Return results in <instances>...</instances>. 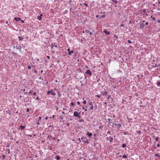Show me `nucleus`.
Segmentation results:
<instances>
[{"label":"nucleus","mask_w":160,"mask_h":160,"mask_svg":"<svg viewBox=\"0 0 160 160\" xmlns=\"http://www.w3.org/2000/svg\"><path fill=\"white\" fill-rule=\"evenodd\" d=\"M122 124H121V123H119L118 124H117V126L118 128H121V127L122 126Z\"/></svg>","instance_id":"nucleus-22"},{"label":"nucleus","mask_w":160,"mask_h":160,"mask_svg":"<svg viewBox=\"0 0 160 160\" xmlns=\"http://www.w3.org/2000/svg\"><path fill=\"white\" fill-rule=\"evenodd\" d=\"M18 38H19V41H22L23 39V38L20 36H18Z\"/></svg>","instance_id":"nucleus-16"},{"label":"nucleus","mask_w":160,"mask_h":160,"mask_svg":"<svg viewBox=\"0 0 160 160\" xmlns=\"http://www.w3.org/2000/svg\"><path fill=\"white\" fill-rule=\"evenodd\" d=\"M67 50L68 52V54L69 55H71L73 52V51L72 50L71 51L69 48H68Z\"/></svg>","instance_id":"nucleus-5"},{"label":"nucleus","mask_w":160,"mask_h":160,"mask_svg":"<svg viewBox=\"0 0 160 160\" xmlns=\"http://www.w3.org/2000/svg\"><path fill=\"white\" fill-rule=\"evenodd\" d=\"M122 147L123 148H125L126 147V145L125 143H123L122 146Z\"/></svg>","instance_id":"nucleus-18"},{"label":"nucleus","mask_w":160,"mask_h":160,"mask_svg":"<svg viewBox=\"0 0 160 160\" xmlns=\"http://www.w3.org/2000/svg\"><path fill=\"white\" fill-rule=\"evenodd\" d=\"M7 151L8 152V153L9 154L10 153V150L9 148L7 149Z\"/></svg>","instance_id":"nucleus-32"},{"label":"nucleus","mask_w":160,"mask_h":160,"mask_svg":"<svg viewBox=\"0 0 160 160\" xmlns=\"http://www.w3.org/2000/svg\"><path fill=\"white\" fill-rule=\"evenodd\" d=\"M36 100H38L39 99V98L38 97H37L36 98Z\"/></svg>","instance_id":"nucleus-58"},{"label":"nucleus","mask_w":160,"mask_h":160,"mask_svg":"<svg viewBox=\"0 0 160 160\" xmlns=\"http://www.w3.org/2000/svg\"><path fill=\"white\" fill-rule=\"evenodd\" d=\"M81 139L84 143H86L88 144L90 143L88 140L87 139V138L86 137H83L81 138Z\"/></svg>","instance_id":"nucleus-1"},{"label":"nucleus","mask_w":160,"mask_h":160,"mask_svg":"<svg viewBox=\"0 0 160 160\" xmlns=\"http://www.w3.org/2000/svg\"><path fill=\"white\" fill-rule=\"evenodd\" d=\"M135 96L137 97L138 96V94H137V93H136L135 94Z\"/></svg>","instance_id":"nucleus-60"},{"label":"nucleus","mask_w":160,"mask_h":160,"mask_svg":"<svg viewBox=\"0 0 160 160\" xmlns=\"http://www.w3.org/2000/svg\"><path fill=\"white\" fill-rule=\"evenodd\" d=\"M101 93L102 94V95L103 96H106L108 94V92L106 91H105L102 92H101Z\"/></svg>","instance_id":"nucleus-10"},{"label":"nucleus","mask_w":160,"mask_h":160,"mask_svg":"<svg viewBox=\"0 0 160 160\" xmlns=\"http://www.w3.org/2000/svg\"><path fill=\"white\" fill-rule=\"evenodd\" d=\"M151 18H152V20L153 21H155V18L154 17H153L152 16H151Z\"/></svg>","instance_id":"nucleus-31"},{"label":"nucleus","mask_w":160,"mask_h":160,"mask_svg":"<svg viewBox=\"0 0 160 160\" xmlns=\"http://www.w3.org/2000/svg\"><path fill=\"white\" fill-rule=\"evenodd\" d=\"M84 4L86 6V7H88V4H86V3H84Z\"/></svg>","instance_id":"nucleus-53"},{"label":"nucleus","mask_w":160,"mask_h":160,"mask_svg":"<svg viewBox=\"0 0 160 160\" xmlns=\"http://www.w3.org/2000/svg\"><path fill=\"white\" fill-rule=\"evenodd\" d=\"M112 1L114 2L116 4H117L118 2L117 1H116L115 0H112Z\"/></svg>","instance_id":"nucleus-24"},{"label":"nucleus","mask_w":160,"mask_h":160,"mask_svg":"<svg viewBox=\"0 0 160 160\" xmlns=\"http://www.w3.org/2000/svg\"><path fill=\"white\" fill-rule=\"evenodd\" d=\"M101 95H96V96L97 97L100 98Z\"/></svg>","instance_id":"nucleus-45"},{"label":"nucleus","mask_w":160,"mask_h":160,"mask_svg":"<svg viewBox=\"0 0 160 160\" xmlns=\"http://www.w3.org/2000/svg\"><path fill=\"white\" fill-rule=\"evenodd\" d=\"M127 158V156L125 155H124L122 156V158Z\"/></svg>","instance_id":"nucleus-30"},{"label":"nucleus","mask_w":160,"mask_h":160,"mask_svg":"<svg viewBox=\"0 0 160 160\" xmlns=\"http://www.w3.org/2000/svg\"><path fill=\"white\" fill-rule=\"evenodd\" d=\"M157 65L156 64H155L154 66H153V67H157Z\"/></svg>","instance_id":"nucleus-49"},{"label":"nucleus","mask_w":160,"mask_h":160,"mask_svg":"<svg viewBox=\"0 0 160 160\" xmlns=\"http://www.w3.org/2000/svg\"><path fill=\"white\" fill-rule=\"evenodd\" d=\"M127 42L129 43H132V42L130 40H128L127 41Z\"/></svg>","instance_id":"nucleus-36"},{"label":"nucleus","mask_w":160,"mask_h":160,"mask_svg":"<svg viewBox=\"0 0 160 160\" xmlns=\"http://www.w3.org/2000/svg\"><path fill=\"white\" fill-rule=\"evenodd\" d=\"M78 141L80 142H81V139L80 138L78 139Z\"/></svg>","instance_id":"nucleus-61"},{"label":"nucleus","mask_w":160,"mask_h":160,"mask_svg":"<svg viewBox=\"0 0 160 160\" xmlns=\"http://www.w3.org/2000/svg\"><path fill=\"white\" fill-rule=\"evenodd\" d=\"M55 158L57 160H59L60 159V157L59 155L56 156L55 157Z\"/></svg>","instance_id":"nucleus-12"},{"label":"nucleus","mask_w":160,"mask_h":160,"mask_svg":"<svg viewBox=\"0 0 160 160\" xmlns=\"http://www.w3.org/2000/svg\"><path fill=\"white\" fill-rule=\"evenodd\" d=\"M87 134L88 136L89 137H90L92 135V134L91 133H89V132H87Z\"/></svg>","instance_id":"nucleus-15"},{"label":"nucleus","mask_w":160,"mask_h":160,"mask_svg":"<svg viewBox=\"0 0 160 160\" xmlns=\"http://www.w3.org/2000/svg\"><path fill=\"white\" fill-rule=\"evenodd\" d=\"M140 107H145V105H140Z\"/></svg>","instance_id":"nucleus-46"},{"label":"nucleus","mask_w":160,"mask_h":160,"mask_svg":"<svg viewBox=\"0 0 160 160\" xmlns=\"http://www.w3.org/2000/svg\"><path fill=\"white\" fill-rule=\"evenodd\" d=\"M70 104L72 106H74V104L73 102H71Z\"/></svg>","instance_id":"nucleus-38"},{"label":"nucleus","mask_w":160,"mask_h":160,"mask_svg":"<svg viewBox=\"0 0 160 160\" xmlns=\"http://www.w3.org/2000/svg\"><path fill=\"white\" fill-rule=\"evenodd\" d=\"M25 128V126H23L22 125H21L20 126V128L22 130H23Z\"/></svg>","instance_id":"nucleus-13"},{"label":"nucleus","mask_w":160,"mask_h":160,"mask_svg":"<svg viewBox=\"0 0 160 160\" xmlns=\"http://www.w3.org/2000/svg\"><path fill=\"white\" fill-rule=\"evenodd\" d=\"M14 20L18 22L19 21L21 20V18L19 17H15L14 18Z\"/></svg>","instance_id":"nucleus-7"},{"label":"nucleus","mask_w":160,"mask_h":160,"mask_svg":"<svg viewBox=\"0 0 160 160\" xmlns=\"http://www.w3.org/2000/svg\"><path fill=\"white\" fill-rule=\"evenodd\" d=\"M159 139L158 138H155V141H158V139Z\"/></svg>","instance_id":"nucleus-47"},{"label":"nucleus","mask_w":160,"mask_h":160,"mask_svg":"<svg viewBox=\"0 0 160 160\" xmlns=\"http://www.w3.org/2000/svg\"><path fill=\"white\" fill-rule=\"evenodd\" d=\"M38 19L39 20H41L42 19V17H41V16H38L37 17Z\"/></svg>","instance_id":"nucleus-21"},{"label":"nucleus","mask_w":160,"mask_h":160,"mask_svg":"<svg viewBox=\"0 0 160 160\" xmlns=\"http://www.w3.org/2000/svg\"><path fill=\"white\" fill-rule=\"evenodd\" d=\"M83 103L84 104H86V100H84L83 101Z\"/></svg>","instance_id":"nucleus-40"},{"label":"nucleus","mask_w":160,"mask_h":160,"mask_svg":"<svg viewBox=\"0 0 160 160\" xmlns=\"http://www.w3.org/2000/svg\"><path fill=\"white\" fill-rule=\"evenodd\" d=\"M16 48L17 49H19L20 52L21 51V46H17L16 47Z\"/></svg>","instance_id":"nucleus-11"},{"label":"nucleus","mask_w":160,"mask_h":160,"mask_svg":"<svg viewBox=\"0 0 160 160\" xmlns=\"http://www.w3.org/2000/svg\"><path fill=\"white\" fill-rule=\"evenodd\" d=\"M145 26V25L144 23L142 22H140V28L141 29H142Z\"/></svg>","instance_id":"nucleus-4"},{"label":"nucleus","mask_w":160,"mask_h":160,"mask_svg":"<svg viewBox=\"0 0 160 160\" xmlns=\"http://www.w3.org/2000/svg\"><path fill=\"white\" fill-rule=\"evenodd\" d=\"M92 102H88V103L87 104V105H89L90 106H92Z\"/></svg>","instance_id":"nucleus-19"},{"label":"nucleus","mask_w":160,"mask_h":160,"mask_svg":"<svg viewBox=\"0 0 160 160\" xmlns=\"http://www.w3.org/2000/svg\"><path fill=\"white\" fill-rule=\"evenodd\" d=\"M148 24V22H146V23H145V25H147Z\"/></svg>","instance_id":"nucleus-63"},{"label":"nucleus","mask_w":160,"mask_h":160,"mask_svg":"<svg viewBox=\"0 0 160 160\" xmlns=\"http://www.w3.org/2000/svg\"><path fill=\"white\" fill-rule=\"evenodd\" d=\"M20 21H21V22L22 23H24V20H20Z\"/></svg>","instance_id":"nucleus-51"},{"label":"nucleus","mask_w":160,"mask_h":160,"mask_svg":"<svg viewBox=\"0 0 160 160\" xmlns=\"http://www.w3.org/2000/svg\"><path fill=\"white\" fill-rule=\"evenodd\" d=\"M32 93V92L31 91H30L29 92V93H28V95H29L31 94Z\"/></svg>","instance_id":"nucleus-48"},{"label":"nucleus","mask_w":160,"mask_h":160,"mask_svg":"<svg viewBox=\"0 0 160 160\" xmlns=\"http://www.w3.org/2000/svg\"><path fill=\"white\" fill-rule=\"evenodd\" d=\"M47 58L48 59H50V57L49 56H47Z\"/></svg>","instance_id":"nucleus-62"},{"label":"nucleus","mask_w":160,"mask_h":160,"mask_svg":"<svg viewBox=\"0 0 160 160\" xmlns=\"http://www.w3.org/2000/svg\"><path fill=\"white\" fill-rule=\"evenodd\" d=\"M123 133L124 135H130V133L128 132H123Z\"/></svg>","instance_id":"nucleus-14"},{"label":"nucleus","mask_w":160,"mask_h":160,"mask_svg":"<svg viewBox=\"0 0 160 160\" xmlns=\"http://www.w3.org/2000/svg\"><path fill=\"white\" fill-rule=\"evenodd\" d=\"M107 119H108V121H110V123H112V119H111L110 118H108Z\"/></svg>","instance_id":"nucleus-25"},{"label":"nucleus","mask_w":160,"mask_h":160,"mask_svg":"<svg viewBox=\"0 0 160 160\" xmlns=\"http://www.w3.org/2000/svg\"><path fill=\"white\" fill-rule=\"evenodd\" d=\"M85 73L88 75H89L90 76H91L92 74L91 72L89 70H86Z\"/></svg>","instance_id":"nucleus-3"},{"label":"nucleus","mask_w":160,"mask_h":160,"mask_svg":"<svg viewBox=\"0 0 160 160\" xmlns=\"http://www.w3.org/2000/svg\"><path fill=\"white\" fill-rule=\"evenodd\" d=\"M77 104H78V105H79V104H80V102H79V101H78V102H77Z\"/></svg>","instance_id":"nucleus-54"},{"label":"nucleus","mask_w":160,"mask_h":160,"mask_svg":"<svg viewBox=\"0 0 160 160\" xmlns=\"http://www.w3.org/2000/svg\"><path fill=\"white\" fill-rule=\"evenodd\" d=\"M85 32H86V33H88L89 32V31L88 30H85Z\"/></svg>","instance_id":"nucleus-34"},{"label":"nucleus","mask_w":160,"mask_h":160,"mask_svg":"<svg viewBox=\"0 0 160 160\" xmlns=\"http://www.w3.org/2000/svg\"><path fill=\"white\" fill-rule=\"evenodd\" d=\"M157 85L158 86H159L160 87V81L157 82Z\"/></svg>","instance_id":"nucleus-28"},{"label":"nucleus","mask_w":160,"mask_h":160,"mask_svg":"<svg viewBox=\"0 0 160 160\" xmlns=\"http://www.w3.org/2000/svg\"><path fill=\"white\" fill-rule=\"evenodd\" d=\"M50 93H52V94L53 96H55L56 95L55 92L53 90L50 91H48L47 92V94L48 95H49Z\"/></svg>","instance_id":"nucleus-2"},{"label":"nucleus","mask_w":160,"mask_h":160,"mask_svg":"<svg viewBox=\"0 0 160 160\" xmlns=\"http://www.w3.org/2000/svg\"><path fill=\"white\" fill-rule=\"evenodd\" d=\"M55 115H52V118L53 119H54L55 118Z\"/></svg>","instance_id":"nucleus-57"},{"label":"nucleus","mask_w":160,"mask_h":160,"mask_svg":"<svg viewBox=\"0 0 160 160\" xmlns=\"http://www.w3.org/2000/svg\"><path fill=\"white\" fill-rule=\"evenodd\" d=\"M89 32V33L90 35H92V32Z\"/></svg>","instance_id":"nucleus-55"},{"label":"nucleus","mask_w":160,"mask_h":160,"mask_svg":"<svg viewBox=\"0 0 160 160\" xmlns=\"http://www.w3.org/2000/svg\"><path fill=\"white\" fill-rule=\"evenodd\" d=\"M138 132L139 134H140L141 133V131L140 130L138 131Z\"/></svg>","instance_id":"nucleus-59"},{"label":"nucleus","mask_w":160,"mask_h":160,"mask_svg":"<svg viewBox=\"0 0 160 160\" xmlns=\"http://www.w3.org/2000/svg\"><path fill=\"white\" fill-rule=\"evenodd\" d=\"M77 117H78L79 118H81V116L80 115H79V114H78Z\"/></svg>","instance_id":"nucleus-42"},{"label":"nucleus","mask_w":160,"mask_h":160,"mask_svg":"<svg viewBox=\"0 0 160 160\" xmlns=\"http://www.w3.org/2000/svg\"><path fill=\"white\" fill-rule=\"evenodd\" d=\"M101 18H105V14H103V15L101 16Z\"/></svg>","instance_id":"nucleus-23"},{"label":"nucleus","mask_w":160,"mask_h":160,"mask_svg":"<svg viewBox=\"0 0 160 160\" xmlns=\"http://www.w3.org/2000/svg\"><path fill=\"white\" fill-rule=\"evenodd\" d=\"M38 118H39V120L38 121H39L42 118V117L40 116H39V117H38Z\"/></svg>","instance_id":"nucleus-44"},{"label":"nucleus","mask_w":160,"mask_h":160,"mask_svg":"<svg viewBox=\"0 0 160 160\" xmlns=\"http://www.w3.org/2000/svg\"><path fill=\"white\" fill-rule=\"evenodd\" d=\"M109 98H111L112 99V98H111V97L110 96L108 95L107 96V98L109 99Z\"/></svg>","instance_id":"nucleus-27"},{"label":"nucleus","mask_w":160,"mask_h":160,"mask_svg":"<svg viewBox=\"0 0 160 160\" xmlns=\"http://www.w3.org/2000/svg\"><path fill=\"white\" fill-rule=\"evenodd\" d=\"M84 122V120L82 119H81L79 120V122Z\"/></svg>","instance_id":"nucleus-39"},{"label":"nucleus","mask_w":160,"mask_h":160,"mask_svg":"<svg viewBox=\"0 0 160 160\" xmlns=\"http://www.w3.org/2000/svg\"><path fill=\"white\" fill-rule=\"evenodd\" d=\"M93 107L92 105L91 106V107H90V109H93Z\"/></svg>","instance_id":"nucleus-37"},{"label":"nucleus","mask_w":160,"mask_h":160,"mask_svg":"<svg viewBox=\"0 0 160 160\" xmlns=\"http://www.w3.org/2000/svg\"><path fill=\"white\" fill-rule=\"evenodd\" d=\"M36 92H34L33 93V95H36Z\"/></svg>","instance_id":"nucleus-50"},{"label":"nucleus","mask_w":160,"mask_h":160,"mask_svg":"<svg viewBox=\"0 0 160 160\" xmlns=\"http://www.w3.org/2000/svg\"><path fill=\"white\" fill-rule=\"evenodd\" d=\"M2 157L3 158L2 159L4 160V159L5 158L6 156L4 155H2Z\"/></svg>","instance_id":"nucleus-29"},{"label":"nucleus","mask_w":160,"mask_h":160,"mask_svg":"<svg viewBox=\"0 0 160 160\" xmlns=\"http://www.w3.org/2000/svg\"><path fill=\"white\" fill-rule=\"evenodd\" d=\"M113 36H114V38H115V39H114L115 40H117L118 39V36H117L115 35H114Z\"/></svg>","instance_id":"nucleus-20"},{"label":"nucleus","mask_w":160,"mask_h":160,"mask_svg":"<svg viewBox=\"0 0 160 160\" xmlns=\"http://www.w3.org/2000/svg\"><path fill=\"white\" fill-rule=\"evenodd\" d=\"M34 71L36 73H37V71L36 70H34Z\"/></svg>","instance_id":"nucleus-64"},{"label":"nucleus","mask_w":160,"mask_h":160,"mask_svg":"<svg viewBox=\"0 0 160 160\" xmlns=\"http://www.w3.org/2000/svg\"><path fill=\"white\" fill-rule=\"evenodd\" d=\"M73 114L74 116L77 117L78 114H80V112H79L78 113L77 112L75 111L74 112Z\"/></svg>","instance_id":"nucleus-6"},{"label":"nucleus","mask_w":160,"mask_h":160,"mask_svg":"<svg viewBox=\"0 0 160 160\" xmlns=\"http://www.w3.org/2000/svg\"><path fill=\"white\" fill-rule=\"evenodd\" d=\"M109 138H110V140H109V141L110 142H111L113 140V138L112 137H109Z\"/></svg>","instance_id":"nucleus-17"},{"label":"nucleus","mask_w":160,"mask_h":160,"mask_svg":"<svg viewBox=\"0 0 160 160\" xmlns=\"http://www.w3.org/2000/svg\"><path fill=\"white\" fill-rule=\"evenodd\" d=\"M154 156H157L158 157H160V155H159L158 154H155V155H154Z\"/></svg>","instance_id":"nucleus-26"},{"label":"nucleus","mask_w":160,"mask_h":160,"mask_svg":"<svg viewBox=\"0 0 160 160\" xmlns=\"http://www.w3.org/2000/svg\"><path fill=\"white\" fill-rule=\"evenodd\" d=\"M103 32L105 33L107 35H108L110 34V32H109L107 31V30H105L103 31Z\"/></svg>","instance_id":"nucleus-9"},{"label":"nucleus","mask_w":160,"mask_h":160,"mask_svg":"<svg viewBox=\"0 0 160 160\" xmlns=\"http://www.w3.org/2000/svg\"><path fill=\"white\" fill-rule=\"evenodd\" d=\"M54 46H55V47H56V48H57V47H58L57 45L55 44V43H53L52 44L51 47V48H52H52Z\"/></svg>","instance_id":"nucleus-8"},{"label":"nucleus","mask_w":160,"mask_h":160,"mask_svg":"<svg viewBox=\"0 0 160 160\" xmlns=\"http://www.w3.org/2000/svg\"><path fill=\"white\" fill-rule=\"evenodd\" d=\"M96 145H97V144L95 142L94 143H93V146H94V147H95L96 146Z\"/></svg>","instance_id":"nucleus-43"},{"label":"nucleus","mask_w":160,"mask_h":160,"mask_svg":"<svg viewBox=\"0 0 160 160\" xmlns=\"http://www.w3.org/2000/svg\"><path fill=\"white\" fill-rule=\"evenodd\" d=\"M28 68L29 69H30L31 68V66L30 65H28Z\"/></svg>","instance_id":"nucleus-33"},{"label":"nucleus","mask_w":160,"mask_h":160,"mask_svg":"<svg viewBox=\"0 0 160 160\" xmlns=\"http://www.w3.org/2000/svg\"><path fill=\"white\" fill-rule=\"evenodd\" d=\"M29 111V108H27V112H28Z\"/></svg>","instance_id":"nucleus-52"},{"label":"nucleus","mask_w":160,"mask_h":160,"mask_svg":"<svg viewBox=\"0 0 160 160\" xmlns=\"http://www.w3.org/2000/svg\"><path fill=\"white\" fill-rule=\"evenodd\" d=\"M58 96L59 97H60L61 96V94H60V92H59L58 91Z\"/></svg>","instance_id":"nucleus-35"},{"label":"nucleus","mask_w":160,"mask_h":160,"mask_svg":"<svg viewBox=\"0 0 160 160\" xmlns=\"http://www.w3.org/2000/svg\"><path fill=\"white\" fill-rule=\"evenodd\" d=\"M112 123L113 125H115V126H117V124L116 123H114V122L112 123Z\"/></svg>","instance_id":"nucleus-41"},{"label":"nucleus","mask_w":160,"mask_h":160,"mask_svg":"<svg viewBox=\"0 0 160 160\" xmlns=\"http://www.w3.org/2000/svg\"><path fill=\"white\" fill-rule=\"evenodd\" d=\"M50 138L51 137H50V136L49 135L48 136V139H50Z\"/></svg>","instance_id":"nucleus-56"}]
</instances>
